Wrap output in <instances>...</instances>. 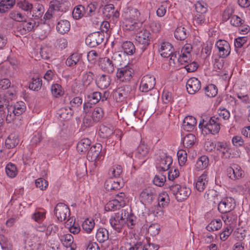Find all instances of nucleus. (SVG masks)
Returning a JSON list of instances; mask_svg holds the SVG:
<instances>
[{"label":"nucleus","instance_id":"obj_44","mask_svg":"<svg viewBox=\"0 0 250 250\" xmlns=\"http://www.w3.org/2000/svg\"><path fill=\"white\" fill-rule=\"evenodd\" d=\"M91 141L89 139H83L77 144V149L78 151L85 152L88 150Z\"/></svg>","mask_w":250,"mask_h":250},{"label":"nucleus","instance_id":"obj_40","mask_svg":"<svg viewBox=\"0 0 250 250\" xmlns=\"http://www.w3.org/2000/svg\"><path fill=\"white\" fill-rule=\"evenodd\" d=\"M104 188L106 191L114 190L120 188L119 182L113 179H109L104 183Z\"/></svg>","mask_w":250,"mask_h":250},{"label":"nucleus","instance_id":"obj_55","mask_svg":"<svg viewBox=\"0 0 250 250\" xmlns=\"http://www.w3.org/2000/svg\"><path fill=\"white\" fill-rule=\"evenodd\" d=\"M120 207H122L120 206V203H118V201L113 199L109 201L105 206V209L106 211H114L117 209H119Z\"/></svg>","mask_w":250,"mask_h":250},{"label":"nucleus","instance_id":"obj_42","mask_svg":"<svg viewBox=\"0 0 250 250\" xmlns=\"http://www.w3.org/2000/svg\"><path fill=\"white\" fill-rule=\"evenodd\" d=\"M174 36L177 40H184L187 38V29L183 25H179L174 32Z\"/></svg>","mask_w":250,"mask_h":250},{"label":"nucleus","instance_id":"obj_62","mask_svg":"<svg viewBox=\"0 0 250 250\" xmlns=\"http://www.w3.org/2000/svg\"><path fill=\"white\" fill-rule=\"evenodd\" d=\"M166 181V177L162 174L156 175L153 178V183L155 185L158 187H162Z\"/></svg>","mask_w":250,"mask_h":250},{"label":"nucleus","instance_id":"obj_21","mask_svg":"<svg viewBox=\"0 0 250 250\" xmlns=\"http://www.w3.org/2000/svg\"><path fill=\"white\" fill-rule=\"evenodd\" d=\"M205 198L209 203L218 205L221 199L219 193L214 189H210L207 191L205 194Z\"/></svg>","mask_w":250,"mask_h":250},{"label":"nucleus","instance_id":"obj_50","mask_svg":"<svg viewBox=\"0 0 250 250\" xmlns=\"http://www.w3.org/2000/svg\"><path fill=\"white\" fill-rule=\"evenodd\" d=\"M164 207H162L161 205H158L157 204L154 205V206H151L149 209V212L151 213H152L156 217L161 216L164 214V210L163 208Z\"/></svg>","mask_w":250,"mask_h":250},{"label":"nucleus","instance_id":"obj_57","mask_svg":"<svg viewBox=\"0 0 250 250\" xmlns=\"http://www.w3.org/2000/svg\"><path fill=\"white\" fill-rule=\"evenodd\" d=\"M42 85V82L40 78H33L32 82L29 84V87L31 90L38 91L41 88Z\"/></svg>","mask_w":250,"mask_h":250},{"label":"nucleus","instance_id":"obj_58","mask_svg":"<svg viewBox=\"0 0 250 250\" xmlns=\"http://www.w3.org/2000/svg\"><path fill=\"white\" fill-rule=\"evenodd\" d=\"M93 79L94 74L90 71L84 74L83 77V85L86 87L89 86L93 82Z\"/></svg>","mask_w":250,"mask_h":250},{"label":"nucleus","instance_id":"obj_41","mask_svg":"<svg viewBox=\"0 0 250 250\" xmlns=\"http://www.w3.org/2000/svg\"><path fill=\"white\" fill-rule=\"evenodd\" d=\"M208 164V159L207 156H201L196 162L195 168L197 170H201L206 168Z\"/></svg>","mask_w":250,"mask_h":250},{"label":"nucleus","instance_id":"obj_14","mask_svg":"<svg viewBox=\"0 0 250 250\" xmlns=\"http://www.w3.org/2000/svg\"><path fill=\"white\" fill-rule=\"evenodd\" d=\"M101 107H95L92 113L91 118L94 122H98L103 117L104 110H108L110 108V104L108 101H105L104 104H101Z\"/></svg>","mask_w":250,"mask_h":250},{"label":"nucleus","instance_id":"obj_18","mask_svg":"<svg viewBox=\"0 0 250 250\" xmlns=\"http://www.w3.org/2000/svg\"><path fill=\"white\" fill-rule=\"evenodd\" d=\"M172 158L169 156H164L161 157L156 165L157 169L159 171H167L170 169V166L172 164Z\"/></svg>","mask_w":250,"mask_h":250},{"label":"nucleus","instance_id":"obj_53","mask_svg":"<svg viewBox=\"0 0 250 250\" xmlns=\"http://www.w3.org/2000/svg\"><path fill=\"white\" fill-rule=\"evenodd\" d=\"M51 91L53 96L55 97H58L63 94V90L61 85L55 83L52 85Z\"/></svg>","mask_w":250,"mask_h":250},{"label":"nucleus","instance_id":"obj_37","mask_svg":"<svg viewBox=\"0 0 250 250\" xmlns=\"http://www.w3.org/2000/svg\"><path fill=\"white\" fill-rule=\"evenodd\" d=\"M70 27L69 22L67 20H61L56 25L57 31L61 34H64L68 32Z\"/></svg>","mask_w":250,"mask_h":250},{"label":"nucleus","instance_id":"obj_27","mask_svg":"<svg viewBox=\"0 0 250 250\" xmlns=\"http://www.w3.org/2000/svg\"><path fill=\"white\" fill-rule=\"evenodd\" d=\"M110 223L112 227L118 232L122 231L125 224L123 221L119 219L115 215L110 219Z\"/></svg>","mask_w":250,"mask_h":250},{"label":"nucleus","instance_id":"obj_64","mask_svg":"<svg viewBox=\"0 0 250 250\" xmlns=\"http://www.w3.org/2000/svg\"><path fill=\"white\" fill-rule=\"evenodd\" d=\"M140 16V12L136 8H131L125 15V18L136 20Z\"/></svg>","mask_w":250,"mask_h":250},{"label":"nucleus","instance_id":"obj_38","mask_svg":"<svg viewBox=\"0 0 250 250\" xmlns=\"http://www.w3.org/2000/svg\"><path fill=\"white\" fill-rule=\"evenodd\" d=\"M216 149L222 153V157L226 158L229 157L230 153L229 151L230 148L226 143L218 142L216 143Z\"/></svg>","mask_w":250,"mask_h":250},{"label":"nucleus","instance_id":"obj_3","mask_svg":"<svg viewBox=\"0 0 250 250\" xmlns=\"http://www.w3.org/2000/svg\"><path fill=\"white\" fill-rule=\"evenodd\" d=\"M221 123L220 119L214 116L210 118L208 120L203 119L202 122L199 124L200 129H206L208 132L213 135L217 134L220 130Z\"/></svg>","mask_w":250,"mask_h":250},{"label":"nucleus","instance_id":"obj_32","mask_svg":"<svg viewBox=\"0 0 250 250\" xmlns=\"http://www.w3.org/2000/svg\"><path fill=\"white\" fill-rule=\"evenodd\" d=\"M61 241L63 245L67 247H70L71 250H75L74 245H73V237L70 234H66L62 235L60 238Z\"/></svg>","mask_w":250,"mask_h":250},{"label":"nucleus","instance_id":"obj_6","mask_svg":"<svg viewBox=\"0 0 250 250\" xmlns=\"http://www.w3.org/2000/svg\"><path fill=\"white\" fill-rule=\"evenodd\" d=\"M134 70L132 64H127L117 69V77L120 81L128 82L132 79Z\"/></svg>","mask_w":250,"mask_h":250},{"label":"nucleus","instance_id":"obj_43","mask_svg":"<svg viewBox=\"0 0 250 250\" xmlns=\"http://www.w3.org/2000/svg\"><path fill=\"white\" fill-rule=\"evenodd\" d=\"M122 47L124 52L127 55H131L135 52V47L131 42L126 41L123 42Z\"/></svg>","mask_w":250,"mask_h":250},{"label":"nucleus","instance_id":"obj_52","mask_svg":"<svg viewBox=\"0 0 250 250\" xmlns=\"http://www.w3.org/2000/svg\"><path fill=\"white\" fill-rule=\"evenodd\" d=\"M95 226L94 221L92 219H86L83 223L82 227L87 233H90Z\"/></svg>","mask_w":250,"mask_h":250},{"label":"nucleus","instance_id":"obj_1","mask_svg":"<svg viewBox=\"0 0 250 250\" xmlns=\"http://www.w3.org/2000/svg\"><path fill=\"white\" fill-rule=\"evenodd\" d=\"M16 98V91L10 88L4 93L0 92V126L4 120L7 124L12 123L16 117L24 113L26 109L22 101L17 102L14 104L11 102Z\"/></svg>","mask_w":250,"mask_h":250},{"label":"nucleus","instance_id":"obj_54","mask_svg":"<svg viewBox=\"0 0 250 250\" xmlns=\"http://www.w3.org/2000/svg\"><path fill=\"white\" fill-rule=\"evenodd\" d=\"M5 171L7 175L10 177L13 178L17 174V170L16 166L12 163H9L5 167Z\"/></svg>","mask_w":250,"mask_h":250},{"label":"nucleus","instance_id":"obj_8","mask_svg":"<svg viewBox=\"0 0 250 250\" xmlns=\"http://www.w3.org/2000/svg\"><path fill=\"white\" fill-rule=\"evenodd\" d=\"M22 23L19 24L15 30V34L16 36L25 35L30 32L33 31L36 22L34 21L30 20L21 21Z\"/></svg>","mask_w":250,"mask_h":250},{"label":"nucleus","instance_id":"obj_19","mask_svg":"<svg viewBox=\"0 0 250 250\" xmlns=\"http://www.w3.org/2000/svg\"><path fill=\"white\" fill-rule=\"evenodd\" d=\"M69 2L65 0H56L50 2V10H53L55 12H63L66 10Z\"/></svg>","mask_w":250,"mask_h":250},{"label":"nucleus","instance_id":"obj_33","mask_svg":"<svg viewBox=\"0 0 250 250\" xmlns=\"http://www.w3.org/2000/svg\"><path fill=\"white\" fill-rule=\"evenodd\" d=\"M44 12V7L42 4H38L33 6L30 14L32 17L36 19H39L41 18Z\"/></svg>","mask_w":250,"mask_h":250},{"label":"nucleus","instance_id":"obj_24","mask_svg":"<svg viewBox=\"0 0 250 250\" xmlns=\"http://www.w3.org/2000/svg\"><path fill=\"white\" fill-rule=\"evenodd\" d=\"M123 23L125 29L129 31H136L142 25L141 23L137 22L136 20L125 18Z\"/></svg>","mask_w":250,"mask_h":250},{"label":"nucleus","instance_id":"obj_5","mask_svg":"<svg viewBox=\"0 0 250 250\" xmlns=\"http://www.w3.org/2000/svg\"><path fill=\"white\" fill-rule=\"evenodd\" d=\"M139 199L145 206H148L157 202V195L153 189L147 188L140 192Z\"/></svg>","mask_w":250,"mask_h":250},{"label":"nucleus","instance_id":"obj_26","mask_svg":"<svg viewBox=\"0 0 250 250\" xmlns=\"http://www.w3.org/2000/svg\"><path fill=\"white\" fill-rule=\"evenodd\" d=\"M128 93L129 87L125 85L118 88L115 92L114 95L116 100L118 102H121L127 97Z\"/></svg>","mask_w":250,"mask_h":250},{"label":"nucleus","instance_id":"obj_48","mask_svg":"<svg viewBox=\"0 0 250 250\" xmlns=\"http://www.w3.org/2000/svg\"><path fill=\"white\" fill-rule=\"evenodd\" d=\"M177 155L178 159V162L180 166H183L186 164L187 161V153L185 149H179L177 153Z\"/></svg>","mask_w":250,"mask_h":250},{"label":"nucleus","instance_id":"obj_60","mask_svg":"<svg viewBox=\"0 0 250 250\" xmlns=\"http://www.w3.org/2000/svg\"><path fill=\"white\" fill-rule=\"evenodd\" d=\"M168 6V3L167 1L162 2L156 11L157 15L159 17L164 16L167 12V9Z\"/></svg>","mask_w":250,"mask_h":250},{"label":"nucleus","instance_id":"obj_49","mask_svg":"<svg viewBox=\"0 0 250 250\" xmlns=\"http://www.w3.org/2000/svg\"><path fill=\"white\" fill-rule=\"evenodd\" d=\"M99 132L102 138H107L113 133L112 129L104 125L100 126Z\"/></svg>","mask_w":250,"mask_h":250},{"label":"nucleus","instance_id":"obj_30","mask_svg":"<svg viewBox=\"0 0 250 250\" xmlns=\"http://www.w3.org/2000/svg\"><path fill=\"white\" fill-rule=\"evenodd\" d=\"M96 238L99 243H104L109 238L108 231L105 228H99L96 234Z\"/></svg>","mask_w":250,"mask_h":250},{"label":"nucleus","instance_id":"obj_61","mask_svg":"<svg viewBox=\"0 0 250 250\" xmlns=\"http://www.w3.org/2000/svg\"><path fill=\"white\" fill-rule=\"evenodd\" d=\"M188 198L187 191L186 187L180 188L179 191L176 194V199L178 201L182 202Z\"/></svg>","mask_w":250,"mask_h":250},{"label":"nucleus","instance_id":"obj_47","mask_svg":"<svg viewBox=\"0 0 250 250\" xmlns=\"http://www.w3.org/2000/svg\"><path fill=\"white\" fill-rule=\"evenodd\" d=\"M205 91L206 95L210 98L215 97L218 92V89L216 85L213 84H210L207 85L205 88Z\"/></svg>","mask_w":250,"mask_h":250},{"label":"nucleus","instance_id":"obj_36","mask_svg":"<svg viewBox=\"0 0 250 250\" xmlns=\"http://www.w3.org/2000/svg\"><path fill=\"white\" fill-rule=\"evenodd\" d=\"M19 143V140L18 136L16 134H12L6 139L5 145L7 148L10 149L15 147Z\"/></svg>","mask_w":250,"mask_h":250},{"label":"nucleus","instance_id":"obj_12","mask_svg":"<svg viewBox=\"0 0 250 250\" xmlns=\"http://www.w3.org/2000/svg\"><path fill=\"white\" fill-rule=\"evenodd\" d=\"M228 176L232 180L239 179L244 176V171L238 165L233 164L227 168Z\"/></svg>","mask_w":250,"mask_h":250},{"label":"nucleus","instance_id":"obj_13","mask_svg":"<svg viewBox=\"0 0 250 250\" xmlns=\"http://www.w3.org/2000/svg\"><path fill=\"white\" fill-rule=\"evenodd\" d=\"M155 85V78L149 75L144 76L141 82L140 89L142 92H146L153 89Z\"/></svg>","mask_w":250,"mask_h":250},{"label":"nucleus","instance_id":"obj_51","mask_svg":"<svg viewBox=\"0 0 250 250\" xmlns=\"http://www.w3.org/2000/svg\"><path fill=\"white\" fill-rule=\"evenodd\" d=\"M222 227V222L220 219L212 220L207 227L208 231H214L220 229Z\"/></svg>","mask_w":250,"mask_h":250},{"label":"nucleus","instance_id":"obj_9","mask_svg":"<svg viewBox=\"0 0 250 250\" xmlns=\"http://www.w3.org/2000/svg\"><path fill=\"white\" fill-rule=\"evenodd\" d=\"M174 48L172 45L168 42H164L162 43L161 47L159 49V52L162 57L167 58L170 57V61H172L175 63V58L176 59V54H173Z\"/></svg>","mask_w":250,"mask_h":250},{"label":"nucleus","instance_id":"obj_63","mask_svg":"<svg viewBox=\"0 0 250 250\" xmlns=\"http://www.w3.org/2000/svg\"><path fill=\"white\" fill-rule=\"evenodd\" d=\"M122 173V168L121 166H113L109 170V174L114 177H118Z\"/></svg>","mask_w":250,"mask_h":250},{"label":"nucleus","instance_id":"obj_59","mask_svg":"<svg viewBox=\"0 0 250 250\" xmlns=\"http://www.w3.org/2000/svg\"><path fill=\"white\" fill-rule=\"evenodd\" d=\"M188 46L186 44L182 48L179 55V57L177 59V61L183 64L184 62H188Z\"/></svg>","mask_w":250,"mask_h":250},{"label":"nucleus","instance_id":"obj_39","mask_svg":"<svg viewBox=\"0 0 250 250\" xmlns=\"http://www.w3.org/2000/svg\"><path fill=\"white\" fill-rule=\"evenodd\" d=\"M72 16L76 20H79L83 16L85 17V8L82 5L75 6L72 12Z\"/></svg>","mask_w":250,"mask_h":250},{"label":"nucleus","instance_id":"obj_29","mask_svg":"<svg viewBox=\"0 0 250 250\" xmlns=\"http://www.w3.org/2000/svg\"><path fill=\"white\" fill-rule=\"evenodd\" d=\"M221 213L223 214L222 215V219L227 226H231L237 220V215L232 211L227 213Z\"/></svg>","mask_w":250,"mask_h":250},{"label":"nucleus","instance_id":"obj_4","mask_svg":"<svg viewBox=\"0 0 250 250\" xmlns=\"http://www.w3.org/2000/svg\"><path fill=\"white\" fill-rule=\"evenodd\" d=\"M112 59L113 60L114 62L108 58H104L101 60L100 66L104 72L108 73H113L117 64L116 61L118 60V63L120 64L122 59L121 55L118 52H116L113 54Z\"/></svg>","mask_w":250,"mask_h":250},{"label":"nucleus","instance_id":"obj_22","mask_svg":"<svg viewBox=\"0 0 250 250\" xmlns=\"http://www.w3.org/2000/svg\"><path fill=\"white\" fill-rule=\"evenodd\" d=\"M96 83L98 87L104 89L107 88L109 86L111 79L108 75L102 74L97 77Z\"/></svg>","mask_w":250,"mask_h":250},{"label":"nucleus","instance_id":"obj_17","mask_svg":"<svg viewBox=\"0 0 250 250\" xmlns=\"http://www.w3.org/2000/svg\"><path fill=\"white\" fill-rule=\"evenodd\" d=\"M102 146L100 144H97L92 146L88 151L87 157L91 161H98L100 159V154Z\"/></svg>","mask_w":250,"mask_h":250},{"label":"nucleus","instance_id":"obj_25","mask_svg":"<svg viewBox=\"0 0 250 250\" xmlns=\"http://www.w3.org/2000/svg\"><path fill=\"white\" fill-rule=\"evenodd\" d=\"M73 114V110L70 107H62L57 112L58 117L62 121L69 120L72 117Z\"/></svg>","mask_w":250,"mask_h":250},{"label":"nucleus","instance_id":"obj_11","mask_svg":"<svg viewBox=\"0 0 250 250\" xmlns=\"http://www.w3.org/2000/svg\"><path fill=\"white\" fill-rule=\"evenodd\" d=\"M104 39V33L95 32L89 34L85 39L87 45L91 47H94L101 44Z\"/></svg>","mask_w":250,"mask_h":250},{"label":"nucleus","instance_id":"obj_34","mask_svg":"<svg viewBox=\"0 0 250 250\" xmlns=\"http://www.w3.org/2000/svg\"><path fill=\"white\" fill-rule=\"evenodd\" d=\"M207 179V175L205 172L198 178L195 186L197 190L202 192L204 190L208 184Z\"/></svg>","mask_w":250,"mask_h":250},{"label":"nucleus","instance_id":"obj_35","mask_svg":"<svg viewBox=\"0 0 250 250\" xmlns=\"http://www.w3.org/2000/svg\"><path fill=\"white\" fill-rule=\"evenodd\" d=\"M15 3V0H1L0 1V13L7 12L13 8Z\"/></svg>","mask_w":250,"mask_h":250},{"label":"nucleus","instance_id":"obj_23","mask_svg":"<svg viewBox=\"0 0 250 250\" xmlns=\"http://www.w3.org/2000/svg\"><path fill=\"white\" fill-rule=\"evenodd\" d=\"M201 87V82L196 78L192 77L188 79V94H195Z\"/></svg>","mask_w":250,"mask_h":250},{"label":"nucleus","instance_id":"obj_10","mask_svg":"<svg viewBox=\"0 0 250 250\" xmlns=\"http://www.w3.org/2000/svg\"><path fill=\"white\" fill-rule=\"evenodd\" d=\"M54 212L58 220L60 221H64L70 215V211L69 208L64 204L58 203L54 209Z\"/></svg>","mask_w":250,"mask_h":250},{"label":"nucleus","instance_id":"obj_7","mask_svg":"<svg viewBox=\"0 0 250 250\" xmlns=\"http://www.w3.org/2000/svg\"><path fill=\"white\" fill-rule=\"evenodd\" d=\"M236 207L234 198L229 196L222 198L218 203V210L220 213H227L232 211Z\"/></svg>","mask_w":250,"mask_h":250},{"label":"nucleus","instance_id":"obj_46","mask_svg":"<svg viewBox=\"0 0 250 250\" xmlns=\"http://www.w3.org/2000/svg\"><path fill=\"white\" fill-rule=\"evenodd\" d=\"M169 201L168 194L164 192L160 194L158 197H157V202L154 203L157 204L159 206L161 205L162 207H165L167 205Z\"/></svg>","mask_w":250,"mask_h":250},{"label":"nucleus","instance_id":"obj_20","mask_svg":"<svg viewBox=\"0 0 250 250\" xmlns=\"http://www.w3.org/2000/svg\"><path fill=\"white\" fill-rule=\"evenodd\" d=\"M149 152V149L147 146L142 142L139 146L135 153V157L140 160H142L140 163H143L145 161V159L147 156Z\"/></svg>","mask_w":250,"mask_h":250},{"label":"nucleus","instance_id":"obj_28","mask_svg":"<svg viewBox=\"0 0 250 250\" xmlns=\"http://www.w3.org/2000/svg\"><path fill=\"white\" fill-rule=\"evenodd\" d=\"M82 58V54L78 53H73L66 59V65L69 67H73L81 62Z\"/></svg>","mask_w":250,"mask_h":250},{"label":"nucleus","instance_id":"obj_31","mask_svg":"<svg viewBox=\"0 0 250 250\" xmlns=\"http://www.w3.org/2000/svg\"><path fill=\"white\" fill-rule=\"evenodd\" d=\"M9 18L18 22H21L25 21L27 19V16L18 10L11 11L9 15Z\"/></svg>","mask_w":250,"mask_h":250},{"label":"nucleus","instance_id":"obj_2","mask_svg":"<svg viewBox=\"0 0 250 250\" xmlns=\"http://www.w3.org/2000/svg\"><path fill=\"white\" fill-rule=\"evenodd\" d=\"M86 97L88 101L87 103H84L83 105V110L85 112H88V107H90V104H96L101 100V105L104 104V103L107 101L108 96V93L104 92L103 95L99 92H93L90 93L88 89L85 90Z\"/></svg>","mask_w":250,"mask_h":250},{"label":"nucleus","instance_id":"obj_45","mask_svg":"<svg viewBox=\"0 0 250 250\" xmlns=\"http://www.w3.org/2000/svg\"><path fill=\"white\" fill-rule=\"evenodd\" d=\"M17 5L20 9L24 11L29 12L30 13L33 6V4L27 0H20L17 2Z\"/></svg>","mask_w":250,"mask_h":250},{"label":"nucleus","instance_id":"obj_56","mask_svg":"<svg viewBox=\"0 0 250 250\" xmlns=\"http://www.w3.org/2000/svg\"><path fill=\"white\" fill-rule=\"evenodd\" d=\"M196 12L201 14L206 13L207 11V4L204 1H197L194 4Z\"/></svg>","mask_w":250,"mask_h":250},{"label":"nucleus","instance_id":"obj_16","mask_svg":"<svg viewBox=\"0 0 250 250\" xmlns=\"http://www.w3.org/2000/svg\"><path fill=\"white\" fill-rule=\"evenodd\" d=\"M218 50L220 57L225 58L229 55L230 52V47L229 43L225 40H219L215 44Z\"/></svg>","mask_w":250,"mask_h":250},{"label":"nucleus","instance_id":"obj_15","mask_svg":"<svg viewBox=\"0 0 250 250\" xmlns=\"http://www.w3.org/2000/svg\"><path fill=\"white\" fill-rule=\"evenodd\" d=\"M150 32L148 30L142 29L136 33L135 40L138 43L146 47L150 43Z\"/></svg>","mask_w":250,"mask_h":250}]
</instances>
